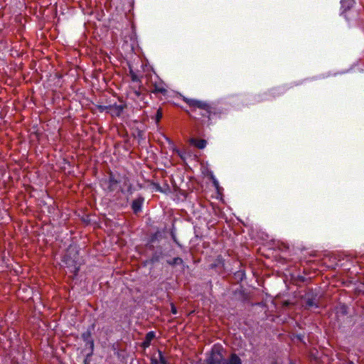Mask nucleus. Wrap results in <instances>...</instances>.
Here are the masks:
<instances>
[{
	"label": "nucleus",
	"instance_id": "nucleus-9",
	"mask_svg": "<svg viewBox=\"0 0 364 364\" xmlns=\"http://www.w3.org/2000/svg\"><path fill=\"white\" fill-rule=\"evenodd\" d=\"M168 264H170L171 265H175V264H181L183 262V260L180 257H175L173 259H171V261H168Z\"/></svg>",
	"mask_w": 364,
	"mask_h": 364
},
{
	"label": "nucleus",
	"instance_id": "nucleus-15",
	"mask_svg": "<svg viewBox=\"0 0 364 364\" xmlns=\"http://www.w3.org/2000/svg\"><path fill=\"white\" fill-rule=\"evenodd\" d=\"M307 304L309 306H311L313 305V303L311 301H308Z\"/></svg>",
	"mask_w": 364,
	"mask_h": 364
},
{
	"label": "nucleus",
	"instance_id": "nucleus-16",
	"mask_svg": "<svg viewBox=\"0 0 364 364\" xmlns=\"http://www.w3.org/2000/svg\"><path fill=\"white\" fill-rule=\"evenodd\" d=\"M349 364H353V362H350Z\"/></svg>",
	"mask_w": 364,
	"mask_h": 364
},
{
	"label": "nucleus",
	"instance_id": "nucleus-13",
	"mask_svg": "<svg viewBox=\"0 0 364 364\" xmlns=\"http://www.w3.org/2000/svg\"><path fill=\"white\" fill-rule=\"evenodd\" d=\"M171 311H172L173 314H176V309L175 306H172Z\"/></svg>",
	"mask_w": 364,
	"mask_h": 364
},
{
	"label": "nucleus",
	"instance_id": "nucleus-6",
	"mask_svg": "<svg viewBox=\"0 0 364 364\" xmlns=\"http://www.w3.org/2000/svg\"><path fill=\"white\" fill-rule=\"evenodd\" d=\"M107 183H108V188L109 191H113L114 189V187L117 184V181L112 177L109 178Z\"/></svg>",
	"mask_w": 364,
	"mask_h": 364
},
{
	"label": "nucleus",
	"instance_id": "nucleus-2",
	"mask_svg": "<svg viewBox=\"0 0 364 364\" xmlns=\"http://www.w3.org/2000/svg\"><path fill=\"white\" fill-rule=\"evenodd\" d=\"M101 110L106 111L109 113L112 117H119L122 113L124 105H111L109 106H104L100 107Z\"/></svg>",
	"mask_w": 364,
	"mask_h": 364
},
{
	"label": "nucleus",
	"instance_id": "nucleus-14",
	"mask_svg": "<svg viewBox=\"0 0 364 364\" xmlns=\"http://www.w3.org/2000/svg\"><path fill=\"white\" fill-rule=\"evenodd\" d=\"M71 271H72V272H75V273H76V272L78 271V268H77V267H74V269H73V270H71Z\"/></svg>",
	"mask_w": 364,
	"mask_h": 364
},
{
	"label": "nucleus",
	"instance_id": "nucleus-11",
	"mask_svg": "<svg viewBox=\"0 0 364 364\" xmlns=\"http://www.w3.org/2000/svg\"><path fill=\"white\" fill-rule=\"evenodd\" d=\"M159 362L161 364H170L169 363H168L166 361V358L162 355V353L161 351H159Z\"/></svg>",
	"mask_w": 364,
	"mask_h": 364
},
{
	"label": "nucleus",
	"instance_id": "nucleus-8",
	"mask_svg": "<svg viewBox=\"0 0 364 364\" xmlns=\"http://www.w3.org/2000/svg\"><path fill=\"white\" fill-rule=\"evenodd\" d=\"M82 337L85 341H86L87 343L90 342L91 343V346H93V341H90V332L87 331V332L82 333Z\"/></svg>",
	"mask_w": 364,
	"mask_h": 364
},
{
	"label": "nucleus",
	"instance_id": "nucleus-5",
	"mask_svg": "<svg viewBox=\"0 0 364 364\" xmlns=\"http://www.w3.org/2000/svg\"><path fill=\"white\" fill-rule=\"evenodd\" d=\"M341 6L343 8H350L353 4V0H341Z\"/></svg>",
	"mask_w": 364,
	"mask_h": 364
},
{
	"label": "nucleus",
	"instance_id": "nucleus-3",
	"mask_svg": "<svg viewBox=\"0 0 364 364\" xmlns=\"http://www.w3.org/2000/svg\"><path fill=\"white\" fill-rule=\"evenodd\" d=\"M144 200L141 198L135 199L132 204L133 211L136 213L141 211Z\"/></svg>",
	"mask_w": 364,
	"mask_h": 364
},
{
	"label": "nucleus",
	"instance_id": "nucleus-10",
	"mask_svg": "<svg viewBox=\"0 0 364 364\" xmlns=\"http://www.w3.org/2000/svg\"><path fill=\"white\" fill-rule=\"evenodd\" d=\"M154 92H159V93H165L166 92V89L163 86H157L155 85L154 90L153 91Z\"/></svg>",
	"mask_w": 364,
	"mask_h": 364
},
{
	"label": "nucleus",
	"instance_id": "nucleus-1",
	"mask_svg": "<svg viewBox=\"0 0 364 364\" xmlns=\"http://www.w3.org/2000/svg\"><path fill=\"white\" fill-rule=\"evenodd\" d=\"M184 100L190 107L201 110V114L203 117H210L215 112V108L212 105L206 102L188 98H186Z\"/></svg>",
	"mask_w": 364,
	"mask_h": 364
},
{
	"label": "nucleus",
	"instance_id": "nucleus-12",
	"mask_svg": "<svg viewBox=\"0 0 364 364\" xmlns=\"http://www.w3.org/2000/svg\"><path fill=\"white\" fill-rule=\"evenodd\" d=\"M162 118V112L159 109L157 110L156 114V122H159L161 119Z\"/></svg>",
	"mask_w": 364,
	"mask_h": 364
},
{
	"label": "nucleus",
	"instance_id": "nucleus-4",
	"mask_svg": "<svg viewBox=\"0 0 364 364\" xmlns=\"http://www.w3.org/2000/svg\"><path fill=\"white\" fill-rule=\"evenodd\" d=\"M190 143L200 149L205 148L206 146V141L204 139H191Z\"/></svg>",
	"mask_w": 364,
	"mask_h": 364
},
{
	"label": "nucleus",
	"instance_id": "nucleus-7",
	"mask_svg": "<svg viewBox=\"0 0 364 364\" xmlns=\"http://www.w3.org/2000/svg\"><path fill=\"white\" fill-rule=\"evenodd\" d=\"M155 334L153 331L149 332L146 336L145 344L149 345L150 341L154 338Z\"/></svg>",
	"mask_w": 364,
	"mask_h": 364
}]
</instances>
